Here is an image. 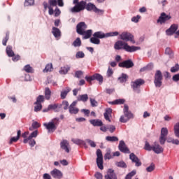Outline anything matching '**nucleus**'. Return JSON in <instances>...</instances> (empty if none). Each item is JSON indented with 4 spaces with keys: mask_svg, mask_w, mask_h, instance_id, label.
<instances>
[{
    "mask_svg": "<svg viewBox=\"0 0 179 179\" xmlns=\"http://www.w3.org/2000/svg\"><path fill=\"white\" fill-rule=\"evenodd\" d=\"M115 50H124L127 52H135V51H138L141 50V47L139 46H129L128 43L122 41H117L114 45Z\"/></svg>",
    "mask_w": 179,
    "mask_h": 179,
    "instance_id": "nucleus-1",
    "label": "nucleus"
},
{
    "mask_svg": "<svg viewBox=\"0 0 179 179\" xmlns=\"http://www.w3.org/2000/svg\"><path fill=\"white\" fill-rule=\"evenodd\" d=\"M145 150H148V152H150L151 150H153L155 153H157V155H159V153H163L164 149L162 148L157 142H155L152 145H150V144L146 141L144 147Z\"/></svg>",
    "mask_w": 179,
    "mask_h": 179,
    "instance_id": "nucleus-2",
    "label": "nucleus"
},
{
    "mask_svg": "<svg viewBox=\"0 0 179 179\" xmlns=\"http://www.w3.org/2000/svg\"><path fill=\"white\" fill-rule=\"evenodd\" d=\"M43 125L48 132H54L59 125V119L58 117L53 118L51 122L44 123Z\"/></svg>",
    "mask_w": 179,
    "mask_h": 179,
    "instance_id": "nucleus-3",
    "label": "nucleus"
},
{
    "mask_svg": "<svg viewBox=\"0 0 179 179\" xmlns=\"http://www.w3.org/2000/svg\"><path fill=\"white\" fill-rule=\"evenodd\" d=\"M163 74L160 70H157L155 74L154 83L156 87H162L163 85Z\"/></svg>",
    "mask_w": 179,
    "mask_h": 179,
    "instance_id": "nucleus-4",
    "label": "nucleus"
},
{
    "mask_svg": "<svg viewBox=\"0 0 179 179\" xmlns=\"http://www.w3.org/2000/svg\"><path fill=\"white\" fill-rule=\"evenodd\" d=\"M86 8V1H81L78 4H76L73 8L71 9V12L73 13H78L79 12H82V10H85Z\"/></svg>",
    "mask_w": 179,
    "mask_h": 179,
    "instance_id": "nucleus-5",
    "label": "nucleus"
},
{
    "mask_svg": "<svg viewBox=\"0 0 179 179\" xmlns=\"http://www.w3.org/2000/svg\"><path fill=\"white\" fill-rule=\"evenodd\" d=\"M145 84V80L142 79H137L135 81L131 83V88L134 92H136L138 94L141 93V90L139 89L142 85Z\"/></svg>",
    "mask_w": 179,
    "mask_h": 179,
    "instance_id": "nucleus-6",
    "label": "nucleus"
},
{
    "mask_svg": "<svg viewBox=\"0 0 179 179\" xmlns=\"http://www.w3.org/2000/svg\"><path fill=\"white\" fill-rule=\"evenodd\" d=\"M85 80L88 83H90V85H92V81L93 80H97L99 84L101 85V83H103V78L101 74L95 73L92 76H85Z\"/></svg>",
    "mask_w": 179,
    "mask_h": 179,
    "instance_id": "nucleus-7",
    "label": "nucleus"
},
{
    "mask_svg": "<svg viewBox=\"0 0 179 179\" xmlns=\"http://www.w3.org/2000/svg\"><path fill=\"white\" fill-rule=\"evenodd\" d=\"M121 40L123 41H131L132 44H135V39H134V35L129 32H123L120 35Z\"/></svg>",
    "mask_w": 179,
    "mask_h": 179,
    "instance_id": "nucleus-8",
    "label": "nucleus"
},
{
    "mask_svg": "<svg viewBox=\"0 0 179 179\" xmlns=\"http://www.w3.org/2000/svg\"><path fill=\"white\" fill-rule=\"evenodd\" d=\"M169 135V129L166 127H163L161 129V136L159 137V143L160 145H164L166 141L167 140L166 137Z\"/></svg>",
    "mask_w": 179,
    "mask_h": 179,
    "instance_id": "nucleus-9",
    "label": "nucleus"
},
{
    "mask_svg": "<svg viewBox=\"0 0 179 179\" xmlns=\"http://www.w3.org/2000/svg\"><path fill=\"white\" fill-rule=\"evenodd\" d=\"M96 164L100 170H103L104 166H103V152H101V150L98 149L96 150Z\"/></svg>",
    "mask_w": 179,
    "mask_h": 179,
    "instance_id": "nucleus-10",
    "label": "nucleus"
},
{
    "mask_svg": "<svg viewBox=\"0 0 179 179\" xmlns=\"http://www.w3.org/2000/svg\"><path fill=\"white\" fill-rule=\"evenodd\" d=\"M134 65L135 64H134V62H132L131 59L124 60L118 64V66L120 68H126V69H129L130 68H134Z\"/></svg>",
    "mask_w": 179,
    "mask_h": 179,
    "instance_id": "nucleus-11",
    "label": "nucleus"
},
{
    "mask_svg": "<svg viewBox=\"0 0 179 179\" xmlns=\"http://www.w3.org/2000/svg\"><path fill=\"white\" fill-rule=\"evenodd\" d=\"M87 29V25L85 22L78 23L76 26V31L78 34H83V32Z\"/></svg>",
    "mask_w": 179,
    "mask_h": 179,
    "instance_id": "nucleus-12",
    "label": "nucleus"
},
{
    "mask_svg": "<svg viewBox=\"0 0 179 179\" xmlns=\"http://www.w3.org/2000/svg\"><path fill=\"white\" fill-rule=\"evenodd\" d=\"M85 9H87L89 12H95V13H100V12H103V10L97 8L96 7V5L92 3H88L87 4L85 3Z\"/></svg>",
    "mask_w": 179,
    "mask_h": 179,
    "instance_id": "nucleus-13",
    "label": "nucleus"
},
{
    "mask_svg": "<svg viewBox=\"0 0 179 179\" xmlns=\"http://www.w3.org/2000/svg\"><path fill=\"white\" fill-rule=\"evenodd\" d=\"M171 19V16L166 15V13H162L157 22V23H160V24H163V23H166L167 20H170Z\"/></svg>",
    "mask_w": 179,
    "mask_h": 179,
    "instance_id": "nucleus-14",
    "label": "nucleus"
},
{
    "mask_svg": "<svg viewBox=\"0 0 179 179\" xmlns=\"http://www.w3.org/2000/svg\"><path fill=\"white\" fill-rule=\"evenodd\" d=\"M129 159L131 160L132 163H135L136 167H141V166H142L141 159H139L134 152L130 154Z\"/></svg>",
    "mask_w": 179,
    "mask_h": 179,
    "instance_id": "nucleus-15",
    "label": "nucleus"
},
{
    "mask_svg": "<svg viewBox=\"0 0 179 179\" xmlns=\"http://www.w3.org/2000/svg\"><path fill=\"white\" fill-rule=\"evenodd\" d=\"M177 30H178V25L173 24L170 28L166 31V34L167 36H173L174 33H177Z\"/></svg>",
    "mask_w": 179,
    "mask_h": 179,
    "instance_id": "nucleus-16",
    "label": "nucleus"
},
{
    "mask_svg": "<svg viewBox=\"0 0 179 179\" xmlns=\"http://www.w3.org/2000/svg\"><path fill=\"white\" fill-rule=\"evenodd\" d=\"M118 148L119 150H120V152H122V153H131V151L127 147V145H125V142H124L123 141H120Z\"/></svg>",
    "mask_w": 179,
    "mask_h": 179,
    "instance_id": "nucleus-17",
    "label": "nucleus"
},
{
    "mask_svg": "<svg viewBox=\"0 0 179 179\" xmlns=\"http://www.w3.org/2000/svg\"><path fill=\"white\" fill-rule=\"evenodd\" d=\"M76 101H73L69 107V111L70 114H78L79 113V108H76Z\"/></svg>",
    "mask_w": 179,
    "mask_h": 179,
    "instance_id": "nucleus-18",
    "label": "nucleus"
},
{
    "mask_svg": "<svg viewBox=\"0 0 179 179\" xmlns=\"http://www.w3.org/2000/svg\"><path fill=\"white\" fill-rule=\"evenodd\" d=\"M129 108L128 107V105H124L123 113L124 117L127 118L129 120H131V118H134V114L132 113L129 112Z\"/></svg>",
    "mask_w": 179,
    "mask_h": 179,
    "instance_id": "nucleus-19",
    "label": "nucleus"
},
{
    "mask_svg": "<svg viewBox=\"0 0 179 179\" xmlns=\"http://www.w3.org/2000/svg\"><path fill=\"white\" fill-rule=\"evenodd\" d=\"M51 176L53 177V178H57V179H61L62 178V172L61 171L55 169L53 171L50 172Z\"/></svg>",
    "mask_w": 179,
    "mask_h": 179,
    "instance_id": "nucleus-20",
    "label": "nucleus"
},
{
    "mask_svg": "<svg viewBox=\"0 0 179 179\" xmlns=\"http://www.w3.org/2000/svg\"><path fill=\"white\" fill-rule=\"evenodd\" d=\"M105 179H117V176L114 173V170L108 169L107 174L105 176Z\"/></svg>",
    "mask_w": 179,
    "mask_h": 179,
    "instance_id": "nucleus-21",
    "label": "nucleus"
},
{
    "mask_svg": "<svg viewBox=\"0 0 179 179\" xmlns=\"http://www.w3.org/2000/svg\"><path fill=\"white\" fill-rule=\"evenodd\" d=\"M69 146V143H68V141L63 140L60 143V148L63 149V150H65L66 153H69V148H68Z\"/></svg>",
    "mask_w": 179,
    "mask_h": 179,
    "instance_id": "nucleus-22",
    "label": "nucleus"
},
{
    "mask_svg": "<svg viewBox=\"0 0 179 179\" xmlns=\"http://www.w3.org/2000/svg\"><path fill=\"white\" fill-rule=\"evenodd\" d=\"M112 113H113V109L110 108L106 109V112L104 113L103 116L106 121L111 122V120L110 119V117Z\"/></svg>",
    "mask_w": 179,
    "mask_h": 179,
    "instance_id": "nucleus-23",
    "label": "nucleus"
},
{
    "mask_svg": "<svg viewBox=\"0 0 179 179\" xmlns=\"http://www.w3.org/2000/svg\"><path fill=\"white\" fill-rule=\"evenodd\" d=\"M20 136H22V131L18 130L17 132V136L13 137L10 140V145H12V143H16L19 139H20Z\"/></svg>",
    "mask_w": 179,
    "mask_h": 179,
    "instance_id": "nucleus-24",
    "label": "nucleus"
},
{
    "mask_svg": "<svg viewBox=\"0 0 179 179\" xmlns=\"http://www.w3.org/2000/svg\"><path fill=\"white\" fill-rule=\"evenodd\" d=\"M90 122L94 127H103V122L99 119L91 120Z\"/></svg>",
    "mask_w": 179,
    "mask_h": 179,
    "instance_id": "nucleus-25",
    "label": "nucleus"
},
{
    "mask_svg": "<svg viewBox=\"0 0 179 179\" xmlns=\"http://www.w3.org/2000/svg\"><path fill=\"white\" fill-rule=\"evenodd\" d=\"M83 34H80V36H84L83 38L85 40H87V38H90L92 37V34L93 33V31L92 29H88L87 31H84Z\"/></svg>",
    "mask_w": 179,
    "mask_h": 179,
    "instance_id": "nucleus-26",
    "label": "nucleus"
},
{
    "mask_svg": "<svg viewBox=\"0 0 179 179\" xmlns=\"http://www.w3.org/2000/svg\"><path fill=\"white\" fill-rule=\"evenodd\" d=\"M70 70H71V66H69V65H66L63 67H61L59 70V73L61 75H66V73H68V72H69Z\"/></svg>",
    "mask_w": 179,
    "mask_h": 179,
    "instance_id": "nucleus-27",
    "label": "nucleus"
},
{
    "mask_svg": "<svg viewBox=\"0 0 179 179\" xmlns=\"http://www.w3.org/2000/svg\"><path fill=\"white\" fill-rule=\"evenodd\" d=\"M52 33L53 36L56 38L61 37V31L59 30V29L55 27H52Z\"/></svg>",
    "mask_w": 179,
    "mask_h": 179,
    "instance_id": "nucleus-28",
    "label": "nucleus"
},
{
    "mask_svg": "<svg viewBox=\"0 0 179 179\" xmlns=\"http://www.w3.org/2000/svg\"><path fill=\"white\" fill-rule=\"evenodd\" d=\"M78 101H83L84 103H86L87 100H89V96L87 94L79 95L77 99Z\"/></svg>",
    "mask_w": 179,
    "mask_h": 179,
    "instance_id": "nucleus-29",
    "label": "nucleus"
},
{
    "mask_svg": "<svg viewBox=\"0 0 179 179\" xmlns=\"http://www.w3.org/2000/svg\"><path fill=\"white\" fill-rule=\"evenodd\" d=\"M69 92H71V88L69 87H66V90L62 91L60 94L61 99L62 100H64V99H66V96H68V93H69Z\"/></svg>",
    "mask_w": 179,
    "mask_h": 179,
    "instance_id": "nucleus-30",
    "label": "nucleus"
},
{
    "mask_svg": "<svg viewBox=\"0 0 179 179\" xmlns=\"http://www.w3.org/2000/svg\"><path fill=\"white\" fill-rule=\"evenodd\" d=\"M94 37H96V38H105V37H107V34H105L104 33L101 32V31H97L95 32L93 34Z\"/></svg>",
    "mask_w": 179,
    "mask_h": 179,
    "instance_id": "nucleus-31",
    "label": "nucleus"
},
{
    "mask_svg": "<svg viewBox=\"0 0 179 179\" xmlns=\"http://www.w3.org/2000/svg\"><path fill=\"white\" fill-rule=\"evenodd\" d=\"M6 52L8 57H12L15 56V52L12 50V47H10L9 45L7 46V48L6 49Z\"/></svg>",
    "mask_w": 179,
    "mask_h": 179,
    "instance_id": "nucleus-32",
    "label": "nucleus"
},
{
    "mask_svg": "<svg viewBox=\"0 0 179 179\" xmlns=\"http://www.w3.org/2000/svg\"><path fill=\"white\" fill-rule=\"evenodd\" d=\"M124 103H125V99H116L113 101L109 102V104H112V106H115L117 104H124Z\"/></svg>",
    "mask_w": 179,
    "mask_h": 179,
    "instance_id": "nucleus-33",
    "label": "nucleus"
},
{
    "mask_svg": "<svg viewBox=\"0 0 179 179\" xmlns=\"http://www.w3.org/2000/svg\"><path fill=\"white\" fill-rule=\"evenodd\" d=\"M73 47H80L82 45V41L80 38H77L72 43Z\"/></svg>",
    "mask_w": 179,
    "mask_h": 179,
    "instance_id": "nucleus-34",
    "label": "nucleus"
},
{
    "mask_svg": "<svg viewBox=\"0 0 179 179\" xmlns=\"http://www.w3.org/2000/svg\"><path fill=\"white\" fill-rule=\"evenodd\" d=\"M45 99H46V100H50V99H51V90L48 87L45 89Z\"/></svg>",
    "mask_w": 179,
    "mask_h": 179,
    "instance_id": "nucleus-35",
    "label": "nucleus"
},
{
    "mask_svg": "<svg viewBox=\"0 0 179 179\" xmlns=\"http://www.w3.org/2000/svg\"><path fill=\"white\" fill-rule=\"evenodd\" d=\"M165 54L166 55H169V58H173V57H174V52H173V50L170 48H166L165 49Z\"/></svg>",
    "mask_w": 179,
    "mask_h": 179,
    "instance_id": "nucleus-36",
    "label": "nucleus"
},
{
    "mask_svg": "<svg viewBox=\"0 0 179 179\" xmlns=\"http://www.w3.org/2000/svg\"><path fill=\"white\" fill-rule=\"evenodd\" d=\"M106 140L108 141V142H118V137L108 136L106 137Z\"/></svg>",
    "mask_w": 179,
    "mask_h": 179,
    "instance_id": "nucleus-37",
    "label": "nucleus"
},
{
    "mask_svg": "<svg viewBox=\"0 0 179 179\" xmlns=\"http://www.w3.org/2000/svg\"><path fill=\"white\" fill-rule=\"evenodd\" d=\"M174 134L176 138H179V122L176 123L173 128Z\"/></svg>",
    "mask_w": 179,
    "mask_h": 179,
    "instance_id": "nucleus-38",
    "label": "nucleus"
},
{
    "mask_svg": "<svg viewBox=\"0 0 179 179\" xmlns=\"http://www.w3.org/2000/svg\"><path fill=\"white\" fill-rule=\"evenodd\" d=\"M62 106H63L64 110H68V108H69V103L68 102V101H63L62 104L59 105V108H61Z\"/></svg>",
    "mask_w": 179,
    "mask_h": 179,
    "instance_id": "nucleus-39",
    "label": "nucleus"
},
{
    "mask_svg": "<svg viewBox=\"0 0 179 179\" xmlns=\"http://www.w3.org/2000/svg\"><path fill=\"white\" fill-rule=\"evenodd\" d=\"M127 78H128V76L125 73H122L121 77L118 78V80L120 82V83H124L127 82Z\"/></svg>",
    "mask_w": 179,
    "mask_h": 179,
    "instance_id": "nucleus-40",
    "label": "nucleus"
},
{
    "mask_svg": "<svg viewBox=\"0 0 179 179\" xmlns=\"http://www.w3.org/2000/svg\"><path fill=\"white\" fill-rule=\"evenodd\" d=\"M90 41L92 44H96V45L100 44V39H99L98 38H96L95 36L90 38Z\"/></svg>",
    "mask_w": 179,
    "mask_h": 179,
    "instance_id": "nucleus-41",
    "label": "nucleus"
},
{
    "mask_svg": "<svg viewBox=\"0 0 179 179\" xmlns=\"http://www.w3.org/2000/svg\"><path fill=\"white\" fill-rule=\"evenodd\" d=\"M34 104H36V106H34V111L36 113L41 111V108H43V105L41 103H37V102H35Z\"/></svg>",
    "mask_w": 179,
    "mask_h": 179,
    "instance_id": "nucleus-42",
    "label": "nucleus"
},
{
    "mask_svg": "<svg viewBox=\"0 0 179 179\" xmlns=\"http://www.w3.org/2000/svg\"><path fill=\"white\" fill-rule=\"evenodd\" d=\"M44 100H45L44 96L39 95L36 98V101L35 103L41 104V103H44Z\"/></svg>",
    "mask_w": 179,
    "mask_h": 179,
    "instance_id": "nucleus-43",
    "label": "nucleus"
},
{
    "mask_svg": "<svg viewBox=\"0 0 179 179\" xmlns=\"http://www.w3.org/2000/svg\"><path fill=\"white\" fill-rule=\"evenodd\" d=\"M76 145H85V141L80 139L73 138L71 140Z\"/></svg>",
    "mask_w": 179,
    "mask_h": 179,
    "instance_id": "nucleus-44",
    "label": "nucleus"
},
{
    "mask_svg": "<svg viewBox=\"0 0 179 179\" xmlns=\"http://www.w3.org/2000/svg\"><path fill=\"white\" fill-rule=\"evenodd\" d=\"M52 71V64H48L45 66L43 72H51Z\"/></svg>",
    "mask_w": 179,
    "mask_h": 179,
    "instance_id": "nucleus-45",
    "label": "nucleus"
},
{
    "mask_svg": "<svg viewBox=\"0 0 179 179\" xmlns=\"http://www.w3.org/2000/svg\"><path fill=\"white\" fill-rule=\"evenodd\" d=\"M116 166L117 167H122L123 169H127V164L124 161L116 162Z\"/></svg>",
    "mask_w": 179,
    "mask_h": 179,
    "instance_id": "nucleus-46",
    "label": "nucleus"
},
{
    "mask_svg": "<svg viewBox=\"0 0 179 179\" xmlns=\"http://www.w3.org/2000/svg\"><path fill=\"white\" fill-rule=\"evenodd\" d=\"M155 169V164L152 163L150 166L146 168V171H148V173H152V171H153Z\"/></svg>",
    "mask_w": 179,
    "mask_h": 179,
    "instance_id": "nucleus-47",
    "label": "nucleus"
},
{
    "mask_svg": "<svg viewBox=\"0 0 179 179\" xmlns=\"http://www.w3.org/2000/svg\"><path fill=\"white\" fill-rule=\"evenodd\" d=\"M24 71H25V72H27V73H30L33 72V68H31V66H30V65H26L24 67Z\"/></svg>",
    "mask_w": 179,
    "mask_h": 179,
    "instance_id": "nucleus-48",
    "label": "nucleus"
},
{
    "mask_svg": "<svg viewBox=\"0 0 179 179\" xmlns=\"http://www.w3.org/2000/svg\"><path fill=\"white\" fill-rule=\"evenodd\" d=\"M119 34L118 31L109 32L106 34V37H115Z\"/></svg>",
    "mask_w": 179,
    "mask_h": 179,
    "instance_id": "nucleus-49",
    "label": "nucleus"
},
{
    "mask_svg": "<svg viewBox=\"0 0 179 179\" xmlns=\"http://www.w3.org/2000/svg\"><path fill=\"white\" fill-rule=\"evenodd\" d=\"M178 71H179L178 64H176L174 66L171 67V72H172V73H174L176 72H178Z\"/></svg>",
    "mask_w": 179,
    "mask_h": 179,
    "instance_id": "nucleus-50",
    "label": "nucleus"
},
{
    "mask_svg": "<svg viewBox=\"0 0 179 179\" xmlns=\"http://www.w3.org/2000/svg\"><path fill=\"white\" fill-rule=\"evenodd\" d=\"M135 174H136V171H132L131 172H130L126 176L125 179H132V177H134Z\"/></svg>",
    "mask_w": 179,
    "mask_h": 179,
    "instance_id": "nucleus-51",
    "label": "nucleus"
},
{
    "mask_svg": "<svg viewBox=\"0 0 179 179\" xmlns=\"http://www.w3.org/2000/svg\"><path fill=\"white\" fill-rule=\"evenodd\" d=\"M83 76V71H77L75 73V78H78V79H80Z\"/></svg>",
    "mask_w": 179,
    "mask_h": 179,
    "instance_id": "nucleus-52",
    "label": "nucleus"
},
{
    "mask_svg": "<svg viewBox=\"0 0 179 179\" xmlns=\"http://www.w3.org/2000/svg\"><path fill=\"white\" fill-rule=\"evenodd\" d=\"M76 58H77V59L85 58V53L82 51L78 52L76 55Z\"/></svg>",
    "mask_w": 179,
    "mask_h": 179,
    "instance_id": "nucleus-53",
    "label": "nucleus"
},
{
    "mask_svg": "<svg viewBox=\"0 0 179 179\" xmlns=\"http://www.w3.org/2000/svg\"><path fill=\"white\" fill-rule=\"evenodd\" d=\"M37 135H38V131L35 130L29 135V139H33V138H37Z\"/></svg>",
    "mask_w": 179,
    "mask_h": 179,
    "instance_id": "nucleus-54",
    "label": "nucleus"
},
{
    "mask_svg": "<svg viewBox=\"0 0 179 179\" xmlns=\"http://www.w3.org/2000/svg\"><path fill=\"white\" fill-rule=\"evenodd\" d=\"M90 101L92 107H97L98 103H97V101H96V99L90 98Z\"/></svg>",
    "mask_w": 179,
    "mask_h": 179,
    "instance_id": "nucleus-55",
    "label": "nucleus"
},
{
    "mask_svg": "<svg viewBox=\"0 0 179 179\" xmlns=\"http://www.w3.org/2000/svg\"><path fill=\"white\" fill-rule=\"evenodd\" d=\"M49 107V110H57V107H59V105H58L57 103H55V104H50L48 106Z\"/></svg>",
    "mask_w": 179,
    "mask_h": 179,
    "instance_id": "nucleus-56",
    "label": "nucleus"
},
{
    "mask_svg": "<svg viewBox=\"0 0 179 179\" xmlns=\"http://www.w3.org/2000/svg\"><path fill=\"white\" fill-rule=\"evenodd\" d=\"M31 127L34 128V129H37V128H40L41 125L38 122H34L31 124Z\"/></svg>",
    "mask_w": 179,
    "mask_h": 179,
    "instance_id": "nucleus-57",
    "label": "nucleus"
},
{
    "mask_svg": "<svg viewBox=\"0 0 179 179\" xmlns=\"http://www.w3.org/2000/svg\"><path fill=\"white\" fill-rule=\"evenodd\" d=\"M86 142L89 143V145L91 146V148H96V143L94 141L90 140V139H87Z\"/></svg>",
    "mask_w": 179,
    "mask_h": 179,
    "instance_id": "nucleus-58",
    "label": "nucleus"
},
{
    "mask_svg": "<svg viewBox=\"0 0 179 179\" xmlns=\"http://www.w3.org/2000/svg\"><path fill=\"white\" fill-rule=\"evenodd\" d=\"M128 121H129L127 117H125V115H122L120 118V122H123V123H125V122H128Z\"/></svg>",
    "mask_w": 179,
    "mask_h": 179,
    "instance_id": "nucleus-59",
    "label": "nucleus"
},
{
    "mask_svg": "<svg viewBox=\"0 0 179 179\" xmlns=\"http://www.w3.org/2000/svg\"><path fill=\"white\" fill-rule=\"evenodd\" d=\"M12 60L13 61V62H17V61H19L20 59V55H17L12 57Z\"/></svg>",
    "mask_w": 179,
    "mask_h": 179,
    "instance_id": "nucleus-60",
    "label": "nucleus"
},
{
    "mask_svg": "<svg viewBox=\"0 0 179 179\" xmlns=\"http://www.w3.org/2000/svg\"><path fill=\"white\" fill-rule=\"evenodd\" d=\"M8 40H9V34H6L5 38L3 39V41H2L3 45H6V43H8Z\"/></svg>",
    "mask_w": 179,
    "mask_h": 179,
    "instance_id": "nucleus-61",
    "label": "nucleus"
},
{
    "mask_svg": "<svg viewBox=\"0 0 179 179\" xmlns=\"http://www.w3.org/2000/svg\"><path fill=\"white\" fill-rule=\"evenodd\" d=\"M139 19H141V15L133 17L131 18V22H134V23H138V22H139Z\"/></svg>",
    "mask_w": 179,
    "mask_h": 179,
    "instance_id": "nucleus-62",
    "label": "nucleus"
},
{
    "mask_svg": "<svg viewBox=\"0 0 179 179\" xmlns=\"http://www.w3.org/2000/svg\"><path fill=\"white\" fill-rule=\"evenodd\" d=\"M48 3L50 6H57V0H48Z\"/></svg>",
    "mask_w": 179,
    "mask_h": 179,
    "instance_id": "nucleus-63",
    "label": "nucleus"
},
{
    "mask_svg": "<svg viewBox=\"0 0 179 179\" xmlns=\"http://www.w3.org/2000/svg\"><path fill=\"white\" fill-rule=\"evenodd\" d=\"M96 179H103V175L100 172H97L94 175Z\"/></svg>",
    "mask_w": 179,
    "mask_h": 179,
    "instance_id": "nucleus-64",
    "label": "nucleus"
}]
</instances>
